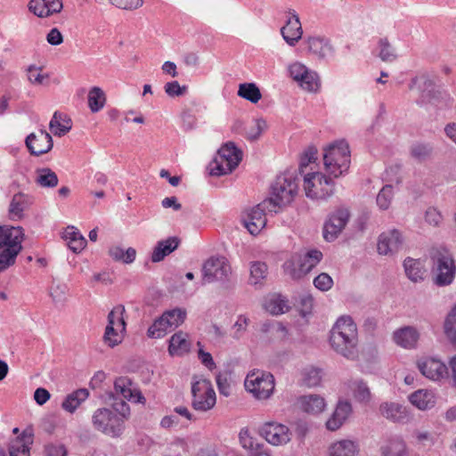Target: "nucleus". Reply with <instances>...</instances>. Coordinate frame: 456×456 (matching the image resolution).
<instances>
[{"mask_svg": "<svg viewBox=\"0 0 456 456\" xmlns=\"http://www.w3.org/2000/svg\"><path fill=\"white\" fill-rule=\"evenodd\" d=\"M130 417V407L124 401L115 402L111 408L101 407L91 416L93 428L110 438H120L126 429V421Z\"/></svg>", "mask_w": 456, "mask_h": 456, "instance_id": "obj_1", "label": "nucleus"}, {"mask_svg": "<svg viewBox=\"0 0 456 456\" xmlns=\"http://www.w3.org/2000/svg\"><path fill=\"white\" fill-rule=\"evenodd\" d=\"M330 343L338 354L346 358L356 357L358 332L356 324L350 316H341L337 320L330 330Z\"/></svg>", "mask_w": 456, "mask_h": 456, "instance_id": "obj_2", "label": "nucleus"}, {"mask_svg": "<svg viewBox=\"0 0 456 456\" xmlns=\"http://www.w3.org/2000/svg\"><path fill=\"white\" fill-rule=\"evenodd\" d=\"M323 162L330 176L338 178L349 169L351 152L345 140L337 141L324 149Z\"/></svg>", "mask_w": 456, "mask_h": 456, "instance_id": "obj_3", "label": "nucleus"}, {"mask_svg": "<svg viewBox=\"0 0 456 456\" xmlns=\"http://www.w3.org/2000/svg\"><path fill=\"white\" fill-rule=\"evenodd\" d=\"M243 153L233 142L224 143L209 163V174L221 176L231 174L242 160Z\"/></svg>", "mask_w": 456, "mask_h": 456, "instance_id": "obj_4", "label": "nucleus"}, {"mask_svg": "<svg viewBox=\"0 0 456 456\" xmlns=\"http://www.w3.org/2000/svg\"><path fill=\"white\" fill-rule=\"evenodd\" d=\"M244 387L255 399L264 401L269 399L275 389V379L268 371L253 370L248 372L244 381Z\"/></svg>", "mask_w": 456, "mask_h": 456, "instance_id": "obj_5", "label": "nucleus"}, {"mask_svg": "<svg viewBox=\"0 0 456 456\" xmlns=\"http://www.w3.org/2000/svg\"><path fill=\"white\" fill-rule=\"evenodd\" d=\"M322 253L318 249L309 250L305 255H292L283 265V271L292 280H299L307 274L322 260Z\"/></svg>", "mask_w": 456, "mask_h": 456, "instance_id": "obj_6", "label": "nucleus"}, {"mask_svg": "<svg viewBox=\"0 0 456 456\" xmlns=\"http://www.w3.org/2000/svg\"><path fill=\"white\" fill-rule=\"evenodd\" d=\"M192 407L199 411H208L216 403V395L210 380L194 376L191 382Z\"/></svg>", "mask_w": 456, "mask_h": 456, "instance_id": "obj_7", "label": "nucleus"}, {"mask_svg": "<svg viewBox=\"0 0 456 456\" xmlns=\"http://www.w3.org/2000/svg\"><path fill=\"white\" fill-rule=\"evenodd\" d=\"M304 191L311 200H325L333 195L334 181L321 172L307 173L304 176Z\"/></svg>", "mask_w": 456, "mask_h": 456, "instance_id": "obj_8", "label": "nucleus"}, {"mask_svg": "<svg viewBox=\"0 0 456 456\" xmlns=\"http://www.w3.org/2000/svg\"><path fill=\"white\" fill-rule=\"evenodd\" d=\"M125 312V306L118 305L108 314V324L105 328L103 339L105 344L110 347L119 345L124 338L126 332Z\"/></svg>", "mask_w": 456, "mask_h": 456, "instance_id": "obj_9", "label": "nucleus"}, {"mask_svg": "<svg viewBox=\"0 0 456 456\" xmlns=\"http://www.w3.org/2000/svg\"><path fill=\"white\" fill-rule=\"evenodd\" d=\"M434 282L443 287L450 285L456 273V265L452 256L448 253H437L434 257Z\"/></svg>", "mask_w": 456, "mask_h": 456, "instance_id": "obj_10", "label": "nucleus"}, {"mask_svg": "<svg viewBox=\"0 0 456 456\" xmlns=\"http://www.w3.org/2000/svg\"><path fill=\"white\" fill-rule=\"evenodd\" d=\"M232 273V267L224 256H211L206 260L202 266V279L204 283L225 281Z\"/></svg>", "mask_w": 456, "mask_h": 456, "instance_id": "obj_11", "label": "nucleus"}, {"mask_svg": "<svg viewBox=\"0 0 456 456\" xmlns=\"http://www.w3.org/2000/svg\"><path fill=\"white\" fill-rule=\"evenodd\" d=\"M350 219V213L347 208H338L333 211L324 223L323 239L332 242L338 239Z\"/></svg>", "mask_w": 456, "mask_h": 456, "instance_id": "obj_12", "label": "nucleus"}, {"mask_svg": "<svg viewBox=\"0 0 456 456\" xmlns=\"http://www.w3.org/2000/svg\"><path fill=\"white\" fill-rule=\"evenodd\" d=\"M260 435L273 446L285 445L292 437L289 428L278 422L265 423L260 428Z\"/></svg>", "mask_w": 456, "mask_h": 456, "instance_id": "obj_13", "label": "nucleus"}, {"mask_svg": "<svg viewBox=\"0 0 456 456\" xmlns=\"http://www.w3.org/2000/svg\"><path fill=\"white\" fill-rule=\"evenodd\" d=\"M298 193V184L291 175H281L271 185L268 200H292Z\"/></svg>", "mask_w": 456, "mask_h": 456, "instance_id": "obj_14", "label": "nucleus"}, {"mask_svg": "<svg viewBox=\"0 0 456 456\" xmlns=\"http://www.w3.org/2000/svg\"><path fill=\"white\" fill-rule=\"evenodd\" d=\"M25 145L31 155L38 157L49 152L53 147V142L49 133L40 129L26 137Z\"/></svg>", "mask_w": 456, "mask_h": 456, "instance_id": "obj_15", "label": "nucleus"}, {"mask_svg": "<svg viewBox=\"0 0 456 456\" xmlns=\"http://www.w3.org/2000/svg\"><path fill=\"white\" fill-rule=\"evenodd\" d=\"M418 369L426 378L438 381L447 377L448 370L446 365L440 360L434 357H423L417 362Z\"/></svg>", "mask_w": 456, "mask_h": 456, "instance_id": "obj_16", "label": "nucleus"}, {"mask_svg": "<svg viewBox=\"0 0 456 456\" xmlns=\"http://www.w3.org/2000/svg\"><path fill=\"white\" fill-rule=\"evenodd\" d=\"M403 243L401 232L393 229L379 234L377 243V250L379 255H392L399 250Z\"/></svg>", "mask_w": 456, "mask_h": 456, "instance_id": "obj_17", "label": "nucleus"}, {"mask_svg": "<svg viewBox=\"0 0 456 456\" xmlns=\"http://www.w3.org/2000/svg\"><path fill=\"white\" fill-rule=\"evenodd\" d=\"M266 214L263 204H257L248 211L243 217V224L252 235H257L266 224Z\"/></svg>", "mask_w": 456, "mask_h": 456, "instance_id": "obj_18", "label": "nucleus"}, {"mask_svg": "<svg viewBox=\"0 0 456 456\" xmlns=\"http://www.w3.org/2000/svg\"><path fill=\"white\" fill-rule=\"evenodd\" d=\"M114 390L117 395L130 402L144 403L145 398L141 391L137 389L130 379L119 377L114 382Z\"/></svg>", "mask_w": 456, "mask_h": 456, "instance_id": "obj_19", "label": "nucleus"}, {"mask_svg": "<svg viewBox=\"0 0 456 456\" xmlns=\"http://www.w3.org/2000/svg\"><path fill=\"white\" fill-rule=\"evenodd\" d=\"M288 18L286 24L281 28L283 39L289 45H295L302 37L303 30L299 17L294 12Z\"/></svg>", "mask_w": 456, "mask_h": 456, "instance_id": "obj_20", "label": "nucleus"}, {"mask_svg": "<svg viewBox=\"0 0 456 456\" xmlns=\"http://www.w3.org/2000/svg\"><path fill=\"white\" fill-rule=\"evenodd\" d=\"M381 456H409L407 444L401 436H388L379 448Z\"/></svg>", "mask_w": 456, "mask_h": 456, "instance_id": "obj_21", "label": "nucleus"}, {"mask_svg": "<svg viewBox=\"0 0 456 456\" xmlns=\"http://www.w3.org/2000/svg\"><path fill=\"white\" fill-rule=\"evenodd\" d=\"M352 405L347 401H339L332 415L326 422V428L330 431L339 429L352 414Z\"/></svg>", "mask_w": 456, "mask_h": 456, "instance_id": "obj_22", "label": "nucleus"}, {"mask_svg": "<svg viewBox=\"0 0 456 456\" xmlns=\"http://www.w3.org/2000/svg\"><path fill=\"white\" fill-rule=\"evenodd\" d=\"M28 9L38 17H48L62 9L61 0H30Z\"/></svg>", "mask_w": 456, "mask_h": 456, "instance_id": "obj_23", "label": "nucleus"}, {"mask_svg": "<svg viewBox=\"0 0 456 456\" xmlns=\"http://www.w3.org/2000/svg\"><path fill=\"white\" fill-rule=\"evenodd\" d=\"M419 338V331L411 326L402 327L393 333L394 342L397 346L406 349L414 348L417 346Z\"/></svg>", "mask_w": 456, "mask_h": 456, "instance_id": "obj_24", "label": "nucleus"}, {"mask_svg": "<svg viewBox=\"0 0 456 456\" xmlns=\"http://www.w3.org/2000/svg\"><path fill=\"white\" fill-rule=\"evenodd\" d=\"M297 405L300 410L309 414H319L326 407L325 399L315 394L302 395L297 399Z\"/></svg>", "mask_w": 456, "mask_h": 456, "instance_id": "obj_25", "label": "nucleus"}, {"mask_svg": "<svg viewBox=\"0 0 456 456\" xmlns=\"http://www.w3.org/2000/svg\"><path fill=\"white\" fill-rule=\"evenodd\" d=\"M379 411L384 418L393 422H403L408 418L406 408L397 403H383L379 406Z\"/></svg>", "mask_w": 456, "mask_h": 456, "instance_id": "obj_26", "label": "nucleus"}, {"mask_svg": "<svg viewBox=\"0 0 456 456\" xmlns=\"http://www.w3.org/2000/svg\"><path fill=\"white\" fill-rule=\"evenodd\" d=\"M191 342L189 335L183 331L175 333L169 339L168 353L172 356H182L189 353Z\"/></svg>", "mask_w": 456, "mask_h": 456, "instance_id": "obj_27", "label": "nucleus"}, {"mask_svg": "<svg viewBox=\"0 0 456 456\" xmlns=\"http://www.w3.org/2000/svg\"><path fill=\"white\" fill-rule=\"evenodd\" d=\"M33 443L31 434L23 432L20 436L12 441L9 447L10 456H30V445Z\"/></svg>", "mask_w": 456, "mask_h": 456, "instance_id": "obj_28", "label": "nucleus"}, {"mask_svg": "<svg viewBox=\"0 0 456 456\" xmlns=\"http://www.w3.org/2000/svg\"><path fill=\"white\" fill-rule=\"evenodd\" d=\"M409 401L421 411L431 409L436 404L435 395L431 391L425 389H419L411 394Z\"/></svg>", "mask_w": 456, "mask_h": 456, "instance_id": "obj_29", "label": "nucleus"}, {"mask_svg": "<svg viewBox=\"0 0 456 456\" xmlns=\"http://www.w3.org/2000/svg\"><path fill=\"white\" fill-rule=\"evenodd\" d=\"M179 245V240L176 237H170L167 240H160L154 248L151 254V261L153 263L160 262L177 248Z\"/></svg>", "mask_w": 456, "mask_h": 456, "instance_id": "obj_30", "label": "nucleus"}, {"mask_svg": "<svg viewBox=\"0 0 456 456\" xmlns=\"http://www.w3.org/2000/svg\"><path fill=\"white\" fill-rule=\"evenodd\" d=\"M358 452L357 443L347 439L335 442L329 448L330 456H356Z\"/></svg>", "mask_w": 456, "mask_h": 456, "instance_id": "obj_31", "label": "nucleus"}, {"mask_svg": "<svg viewBox=\"0 0 456 456\" xmlns=\"http://www.w3.org/2000/svg\"><path fill=\"white\" fill-rule=\"evenodd\" d=\"M72 127L71 119L64 113L55 111L50 123L51 132L57 136L66 134Z\"/></svg>", "mask_w": 456, "mask_h": 456, "instance_id": "obj_32", "label": "nucleus"}, {"mask_svg": "<svg viewBox=\"0 0 456 456\" xmlns=\"http://www.w3.org/2000/svg\"><path fill=\"white\" fill-rule=\"evenodd\" d=\"M62 238L66 240L69 248L75 253L82 251L86 245V240L74 226H68L63 232Z\"/></svg>", "mask_w": 456, "mask_h": 456, "instance_id": "obj_33", "label": "nucleus"}, {"mask_svg": "<svg viewBox=\"0 0 456 456\" xmlns=\"http://www.w3.org/2000/svg\"><path fill=\"white\" fill-rule=\"evenodd\" d=\"M89 396V391L86 388H80L69 394L61 403L64 411L73 413Z\"/></svg>", "mask_w": 456, "mask_h": 456, "instance_id": "obj_34", "label": "nucleus"}, {"mask_svg": "<svg viewBox=\"0 0 456 456\" xmlns=\"http://www.w3.org/2000/svg\"><path fill=\"white\" fill-rule=\"evenodd\" d=\"M21 242L15 241V243L10 244L9 247L4 248L0 252V273L14 265L17 256L22 249Z\"/></svg>", "mask_w": 456, "mask_h": 456, "instance_id": "obj_35", "label": "nucleus"}, {"mask_svg": "<svg viewBox=\"0 0 456 456\" xmlns=\"http://www.w3.org/2000/svg\"><path fill=\"white\" fill-rule=\"evenodd\" d=\"M265 309L273 315H279L286 313L289 306L288 300L280 294L268 296L264 304Z\"/></svg>", "mask_w": 456, "mask_h": 456, "instance_id": "obj_36", "label": "nucleus"}, {"mask_svg": "<svg viewBox=\"0 0 456 456\" xmlns=\"http://www.w3.org/2000/svg\"><path fill=\"white\" fill-rule=\"evenodd\" d=\"M23 233L20 227L8 225L0 226V248L9 247L15 241H22Z\"/></svg>", "mask_w": 456, "mask_h": 456, "instance_id": "obj_37", "label": "nucleus"}, {"mask_svg": "<svg viewBox=\"0 0 456 456\" xmlns=\"http://www.w3.org/2000/svg\"><path fill=\"white\" fill-rule=\"evenodd\" d=\"M403 266L405 273L411 281L418 282L424 280L426 269L420 260L407 258L403 262Z\"/></svg>", "mask_w": 456, "mask_h": 456, "instance_id": "obj_38", "label": "nucleus"}, {"mask_svg": "<svg viewBox=\"0 0 456 456\" xmlns=\"http://www.w3.org/2000/svg\"><path fill=\"white\" fill-rule=\"evenodd\" d=\"M87 102L93 113L99 112L105 106L106 94L102 88L94 86L88 92Z\"/></svg>", "mask_w": 456, "mask_h": 456, "instance_id": "obj_39", "label": "nucleus"}, {"mask_svg": "<svg viewBox=\"0 0 456 456\" xmlns=\"http://www.w3.org/2000/svg\"><path fill=\"white\" fill-rule=\"evenodd\" d=\"M409 87L410 90H417L423 94L429 95L434 91L435 84L427 74H420L411 79Z\"/></svg>", "mask_w": 456, "mask_h": 456, "instance_id": "obj_40", "label": "nucleus"}, {"mask_svg": "<svg viewBox=\"0 0 456 456\" xmlns=\"http://www.w3.org/2000/svg\"><path fill=\"white\" fill-rule=\"evenodd\" d=\"M302 382L308 387H314L321 384L322 370L314 366H307L301 372Z\"/></svg>", "mask_w": 456, "mask_h": 456, "instance_id": "obj_41", "label": "nucleus"}, {"mask_svg": "<svg viewBox=\"0 0 456 456\" xmlns=\"http://www.w3.org/2000/svg\"><path fill=\"white\" fill-rule=\"evenodd\" d=\"M267 265L264 262L256 261L250 264L249 283L261 286L267 276Z\"/></svg>", "mask_w": 456, "mask_h": 456, "instance_id": "obj_42", "label": "nucleus"}, {"mask_svg": "<svg viewBox=\"0 0 456 456\" xmlns=\"http://www.w3.org/2000/svg\"><path fill=\"white\" fill-rule=\"evenodd\" d=\"M237 94L252 103L258 102L262 98L259 88L254 83L240 84Z\"/></svg>", "mask_w": 456, "mask_h": 456, "instance_id": "obj_43", "label": "nucleus"}, {"mask_svg": "<svg viewBox=\"0 0 456 456\" xmlns=\"http://www.w3.org/2000/svg\"><path fill=\"white\" fill-rule=\"evenodd\" d=\"M109 254L115 261L131 264L135 260L136 250L134 248H128L125 250L121 247L114 246L110 248Z\"/></svg>", "mask_w": 456, "mask_h": 456, "instance_id": "obj_44", "label": "nucleus"}, {"mask_svg": "<svg viewBox=\"0 0 456 456\" xmlns=\"http://www.w3.org/2000/svg\"><path fill=\"white\" fill-rule=\"evenodd\" d=\"M308 49L319 57H325L331 51V46L325 38L313 37L307 40Z\"/></svg>", "mask_w": 456, "mask_h": 456, "instance_id": "obj_45", "label": "nucleus"}, {"mask_svg": "<svg viewBox=\"0 0 456 456\" xmlns=\"http://www.w3.org/2000/svg\"><path fill=\"white\" fill-rule=\"evenodd\" d=\"M350 389L352 390L354 398L361 403H369L371 399V393L365 382L361 379H356L351 382Z\"/></svg>", "mask_w": 456, "mask_h": 456, "instance_id": "obj_46", "label": "nucleus"}, {"mask_svg": "<svg viewBox=\"0 0 456 456\" xmlns=\"http://www.w3.org/2000/svg\"><path fill=\"white\" fill-rule=\"evenodd\" d=\"M267 129L266 121L263 118L254 119L245 129V136L248 140H257Z\"/></svg>", "mask_w": 456, "mask_h": 456, "instance_id": "obj_47", "label": "nucleus"}, {"mask_svg": "<svg viewBox=\"0 0 456 456\" xmlns=\"http://www.w3.org/2000/svg\"><path fill=\"white\" fill-rule=\"evenodd\" d=\"M168 315H161L156 320L153 324L148 329V337L151 338H163L168 331H171L167 323H166V318Z\"/></svg>", "mask_w": 456, "mask_h": 456, "instance_id": "obj_48", "label": "nucleus"}, {"mask_svg": "<svg viewBox=\"0 0 456 456\" xmlns=\"http://www.w3.org/2000/svg\"><path fill=\"white\" fill-rule=\"evenodd\" d=\"M36 181L42 187H54L58 184L57 175L50 168L38 169Z\"/></svg>", "mask_w": 456, "mask_h": 456, "instance_id": "obj_49", "label": "nucleus"}, {"mask_svg": "<svg viewBox=\"0 0 456 456\" xmlns=\"http://www.w3.org/2000/svg\"><path fill=\"white\" fill-rule=\"evenodd\" d=\"M163 315H168L166 318V323H167L170 330H173L183 323L186 318V311L180 308H176L165 312Z\"/></svg>", "mask_w": 456, "mask_h": 456, "instance_id": "obj_50", "label": "nucleus"}, {"mask_svg": "<svg viewBox=\"0 0 456 456\" xmlns=\"http://www.w3.org/2000/svg\"><path fill=\"white\" fill-rule=\"evenodd\" d=\"M444 332L448 339L456 346V305L446 317L444 322Z\"/></svg>", "mask_w": 456, "mask_h": 456, "instance_id": "obj_51", "label": "nucleus"}, {"mask_svg": "<svg viewBox=\"0 0 456 456\" xmlns=\"http://www.w3.org/2000/svg\"><path fill=\"white\" fill-rule=\"evenodd\" d=\"M379 58L386 62H391L397 57L395 48L391 45L387 38H380L379 41Z\"/></svg>", "mask_w": 456, "mask_h": 456, "instance_id": "obj_52", "label": "nucleus"}, {"mask_svg": "<svg viewBox=\"0 0 456 456\" xmlns=\"http://www.w3.org/2000/svg\"><path fill=\"white\" fill-rule=\"evenodd\" d=\"M300 86L308 92H317L320 88V79L316 72L310 69L307 70V75L299 82Z\"/></svg>", "mask_w": 456, "mask_h": 456, "instance_id": "obj_53", "label": "nucleus"}, {"mask_svg": "<svg viewBox=\"0 0 456 456\" xmlns=\"http://www.w3.org/2000/svg\"><path fill=\"white\" fill-rule=\"evenodd\" d=\"M239 439L241 446L244 449L249 450L251 452L256 451L257 446H264V444H257L254 437L250 435L248 428H242L239 434Z\"/></svg>", "mask_w": 456, "mask_h": 456, "instance_id": "obj_54", "label": "nucleus"}, {"mask_svg": "<svg viewBox=\"0 0 456 456\" xmlns=\"http://www.w3.org/2000/svg\"><path fill=\"white\" fill-rule=\"evenodd\" d=\"M27 76L29 82L34 85H43L49 77L48 75L43 73L42 68L36 66L28 67Z\"/></svg>", "mask_w": 456, "mask_h": 456, "instance_id": "obj_55", "label": "nucleus"}, {"mask_svg": "<svg viewBox=\"0 0 456 456\" xmlns=\"http://www.w3.org/2000/svg\"><path fill=\"white\" fill-rule=\"evenodd\" d=\"M216 380L219 393L226 397L229 396L232 393L229 374L226 372L219 373L216 376Z\"/></svg>", "mask_w": 456, "mask_h": 456, "instance_id": "obj_56", "label": "nucleus"}, {"mask_svg": "<svg viewBox=\"0 0 456 456\" xmlns=\"http://www.w3.org/2000/svg\"><path fill=\"white\" fill-rule=\"evenodd\" d=\"M26 209V201H11L8 208V216L12 221L20 220Z\"/></svg>", "mask_w": 456, "mask_h": 456, "instance_id": "obj_57", "label": "nucleus"}, {"mask_svg": "<svg viewBox=\"0 0 456 456\" xmlns=\"http://www.w3.org/2000/svg\"><path fill=\"white\" fill-rule=\"evenodd\" d=\"M165 93L170 97L183 95L187 91V86H180L177 81L167 82L164 86Z\"/></svg>", "mask_w": 456, "mask_h": 456, "instance_id": "obj_58", "label": "nucleus"}, {"mask_svg": "<svg viewBox=\"0 0 456 456\" xmlns=\"http://www.w3.org/2000/svg\"><path fill=\"white\" fill-rule=\"evenodd\" d=\"M314 284L318 289L327 291L332 287L333 280L329 274L322 273L315 277Z\"/></svg>", "mask_w": 456, "mask_h": 456, "instance_id": "obj_59", "label": "nucleus"}, {"mask_svg": "<svg viewBox=\"0 0 456 456\" xmlns=\"http://www.w3.org/2000/svg\"><path fill=\"white\" fill-rule=\"evenodd\" d=\"M411 152L415 159L421 160L431 153V147L428 144L417 143L412 145Z\"/></svg>", "mask_w": 456, "mask_h": 456, "instance_id": "obj_60", "label": "nucleus"}, {"mask_svg": "<svg viewBox=\"0 0 456 456\" xmlns=\"http://www.w3.org/2000/svg\"><path fill=\"white\" fill-rule=\"evenodd\" d=\"M307 70L308 69L299 62H295L289 66V74L297 82H299L304 78V76L307 75Z\"/></svg>", "mask_w": 456, "mask_h": 456, "instance_id": "obj_61", "label": "nucleus"}, {"mask_svg": "<svg viewBox=\"0 0 456 456\" xmlns=\"http://www.w3.org/2000/svg\"><path fill=\"white\" fill-rule=\"evenodd\" d=\"M113 5L124 10H135L143 4L142 0H109Z\"/></svg>", "mask_w": 456, "mask_h": 456, "instance_id": "obj_62", "label": "nucleus"}, {"mask_svg": "<svg viewBox=\"0 0 456 456\" xmlns=\"http://www.w3.org/2000/svg\"><path fill=\"white\" fill-rule=\"evenodd\" d=\"M249 320L245 315H240L238 316L234 325L233 329L235 330L234 338H240L247 330V328L248 326Z\"/></svg>", "mask_w": 456, "mask_h": 456, "instance_id": "obj_63", "label": "nucleus"}, {"mask_svg": "<svg viewBox=\"0 0 456 456\" xmlns=\"http://www.w3.org/2000/svg\"><path fill=\"white\" fill-rule=\"evenodd\" d=\"M46 456H67L68 452L64 445L58 444V445H48L45 448Z\"/></svg>", "mask_w": 456, "mask_h": 456, "instance_id": "obj_64", "label": "nucleus"}]
</instances>
